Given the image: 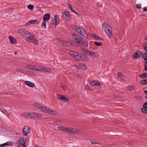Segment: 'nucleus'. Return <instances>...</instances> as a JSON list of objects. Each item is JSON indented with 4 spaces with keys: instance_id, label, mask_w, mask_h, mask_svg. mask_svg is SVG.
I'll use <instances>...</instances> for the list:
<instances>
[{
    "instance_id": "1",
    "label": "nucleus",
    "mask_w": 147,
    "mask_h": 147,
    "mask_svg": "<svg viewBox=\"0 0 147 147\" xmlns=\"http://www.w3.org/2000/svg\"><path fill=\"white\" fill-rule=\"evenodd\" d=\"M69 54L76 59L80 61H84L87 57L85 55L80 54L78 53L73 51H70Z\"/></svg>"
},
{
    "instance_id": "2",
    "label": "nucleus",
    "mask_w": 147,
    "mask_h": 147,
    "mask_svg": "<svg viewBox=\"0 0 147 147\" xmlns=\"http://www.w3.org/2000/svg\"><path fill=\"white\" fill-rule=\"evenodd\" d=\"M103 29L105 32L111 38L112 36V28L111 26L107 23H104L102 24Z\"/></svg>"
},
{
    "instance_id": "3",
    "label": "nucleus",
    "mask_w": 147,
    "mask_h": 147,
    "mask_svg": "<svg viewBox=\"0 0 147 147\" xmlns=\"http://www.w3.org/2000/svg\"><path fill=\"white\" fill-rule=\"evenodd\" d=\"M72 28L75 31L84 36H87L85 30L82 27L76 25H74L72 26Z\"/></svg>"
},
{
    "instance_id": "4",
    "label": "nucleus",
    "mask_w": 147,
    "mask_h": 147,
    "mask_svg": "<svg viewBox=\"0 0 147 147\" xmlns=\"http://www.w3.org/2000/svg\"><path fill=\"white\" fill-rule=\"evenodd\" d=\"M34 71L44 72L46 73H55V70L50 69L49 68H46L43 67H36L35 66Z\"/></svg>"
},
{
    "instance_id": "5",
    "label": "nucleus",
    "mask_w": 147,
    "mask_h": 147,
    "mask_svg": "<svg viewBox=\"0 0 147 147\" xmlns=\"http://www.w3.org/2000/svg\"><path fill=\"white\" fill-rule=\"evenodd\" d=\"M26 41L36 45H38V41L36 38L35 36L32 34L26 38Z\"/></svg>"
},
{
    "instance_id": "6",
    "label": "nucleus",
    "mask_w": 147,
    "mask_h": 147,
    "mask_svg": "<svg viewBox=\"0 0 147 147\" xmlns=\"http://www.w3.org/2000/svg\"><path fill=\"white\" fill-rule=\"evenodd\" d=\"M59 17L57 14H56L53 19L51 24L52 27H55L59 23Z\"/></svg>"
},
{
    "instance_id": "7",
    "label": "nucleus",
    "mask_w": 147,
    "mask_h": 147,
    "mask_svg": "<svg viewBox=\"0 0 147 147\" xmlns=\"http://www.w3.org/2000/svg\"><path fill=\"white\" fill-rule=\"evenodd\" d=\"M72 36L73 38L76 40V43L78 44L80 43L82 39H83V37L76 33L73 34Z\"/></svg>"
},
{
    "instance_id": "8",
    "label": "nucleus",
    "mask_w": 147,
    "mask_h": 147,
    "mask_svg": "<svg viewBox=\"0 0 147 147\" xmlns=\"http://www.w3.org/2000/svg\"><path fill=\"white\" fill-rule=\"evenodd\" d=\"M30 132V128L27 126H24L23 129V134L24 135L27 136Z\"/></svg>"
},
{
    "instance_id": "9",
    "label": "nucleus",
    "mask_w": 147,
    "mask_h": 147,
    "mask_svg": "<svg viewBox=\"0 0 147 147\" xmlns=\"http://www.w3.org/2000/svg\"><path fill=\"white\" fill-rule=\"evenodd\" d=\"M62 16L63 19L69 21L70 20V14L67 11H65L63 12Z\"/></svg>"
},
{
    "instance_id": "10",
    "label": "nucleus",
    "mask_w": 147,
    "mask_h": 147,
    "mask_svg": "<svg viewBox=\"0 0 147 147\" xmlns=\"http://www.w3.org/2000/svg\"><path fill=\"white\" fill-rule=\"evenodd\" d=\"M18 147H26L25 145V142L24 138L20 137L19 138L18 141Z\"/></svg>"
},
{
    "instance_id": "11",
    "label": "nucleus",
    "mask_w": 147,
    "mask_h": 147,
    "mask_svg": "<svg viewBox=\"0 0 147 147\" xmlns=\"http://www.w3.org/2000/svg\"><path fill=\"white\" fill-rule=\"evenodd\" d=\"M88 55H90L91 57L97 58L99 57V55L98 53L94 52V51H90Z\"/></svg>"
},
{
    "instance_id": "12",
    "label": "nucleus",
    "mask_w": 147,
    "mask_h": 147,
    "mask_svg": "<svg viewBox=\"0 0 147 147\" xmlns=\"http://www.w3.org/2000/svg\"><path fill=\"white\" fill-rule=\"evenodd\" d=\"M65 131H67L71 133H76L77 132V129L74 128H71L69 127H66Z\"/></svg>"
},
{
    "instance_id": "13",
    "label": "nucleus",
    "mask_w": 147,
    "mask_h": 147,
    "mask_svg": "<svg viewBox=\"0 0 147 147\" xmlns=\"http://www.w3.org/2000/svg\"><path fill=\"white\" fill-rule=\"evenodd\" d=\"M78 68L82 70H85L87 69L86 65L82 64H76V65Z\"/></svg>"
},
{
    "instance_id": "14",
    "label": "nucleus",
    "mask_w": 147,
    "mask_h": 147,
    "mask_svg": "<svg viewBox=\"0 0 147 147\" xmlns=\"http://www.w3.org/2000/svg\"><path fill=\"white\" fill-rule=\"evenodd\" d=\"M57 98L60 100H62L65 101H68L69 99L63 95L57 94Z\"/></svg>"
},
{
    "instance_id": "15",
    "label": "nucleus",
    "mask_w": 147,
    "mask_h": 147,
    "mask_svg": "<svg viewBox=\"0 0 147 147\" xmlns=\"http://www.w3.org/2000/svg\"><path fill=\"white\" fill-rule=\"evenodd\" d=\"M142 55V53L139 50L137 51L133 55L134 58H138L140 57Z\"/></svg>"
},
{
    "instance_id": "16",
    "label": "nucleus",
    "mask_w": 147,
    "mask_h": 147,
    "mask_svg": "<svg viewBox=\"0 0 147 147\" xmlns=\"http://www.w3.org/2000/svg\"><path fill=\"white\" fill-rule=\"evenodd\" d=\"M141 110L143 113L147 114V103L144 104L143 107L141 109Z\"/></svg>"
},
{
    "instance_id": "17",
    "label": "nucleus",
    "mask_w": 147,
    "mask_h": 147,
    "mask_svg": "<svg viewBox=\"0 0 147 147\" xmlns=\"http://www.w3.org/2000/svg\"><path fill=\"white\" fill-rule=\"evenodd\" d=\"M90 84L92 86H100V83L99 82L96 80L92 81Z\"/></svg>"
},
{
    "instance_id": "18",
    "label": "nucleus",
    "mask_w": 147,
    "mask_h": 147,
    "mask_svg": "<svg viewBox=\"0 0 147 147\" xmlns=\"http://www.w3.org/2000/svg\"><path fill=\"white\" fill-rule=\"evenodd\" d=\"M25 84L26 85L31 88H33L35 85L34 83L28 81H26Z\"/></svg>"
},
{
    "instance_id": "19",
    "label": "nucleus",
    "mask_w": 147,
    "mask_h": 147,
    "mask_svg": "<svg viewBox=\"0 0 147 147\" xmlns=\"http://www.w3.org/2000/svg\"><path fill=\"white\" fill-rule=\"evenodd\" d=\"M62 124V123L61 121L58 119L54 120L53 121V124L54 126L57 125L59 124Z\"/></svg>"
},
{
    "instance_id": "20",
    "label": "nucleus",
    "mask_w": 147,
    "mask_h": 147,
    "mask_svg": "<svg viewBox=\"0 0 147 147\" xmlns=\"http://www.w3.org/2000/svg\"><path fill=\"white\" fill-rule=\"evenodd\" d=\"M50 18V15L49 13H47L44 15L43 20L44 21H46L49 20Z\"/></svg>"
},
{
    "instance_id": "21",
    "label": "nucleus",
    "mask_w": 147,
    "mask_h": 147,
    "mask_svg": "<svg viewBox=\"0 0 147 147\" xmlns=\"http://www.w3.org/2000/svg\"><path fill=\"white\" fill-rule=\"evenodd\" d=\"M47 113L52 115H56L57 114V112L55 111L52 110L51 109H49L48 110Z\"/></svg>"
},
{
    "instance_id": "22",
    "label": "nucleus",
    "mask_w": 147,
    "mask_h": 147,
    "mask_svg": "<svg viewBox=\"0 0 147 147\" xmlns=\"http://www.w3.org/2000/svg\"><path fill=\"white\" fill-rule=\"evenodd\" d=\"M79 44L85 47H87L88 45V43L86 42L83 40V39H82L80 43H79Z\"/></svg>"
},
{
    "instance_id": "23",
    "label": "nucleus",
    "mask_w": 147,
    "mask_h": 147,
    "mask_svg": "<svg viewBox=\"0 0 147 147\" xmlns=\"http://www.w3.org/2000/svg\"><path fill=\"white\" fill-rule=\"evenodd\" d=\"M41 109L40 110L44 113H47V112L48 111V110L49 109V108H47L45 106L43 107L42 106H41Z\"/></svg>"
},
{
    "instance_id": "24",
    "label": "nucleus",
    "mask_w": 147,
    "mask_h": 147,
    "mask_svg": "<svg viewBox=\"0 0 147 147\" xmlns=\"http://www.w3.org/2000/svg\"><path fill=\"white\" fill-rule=\"evenodd\" d=\"M9 39L11 43L16 44L17 43L16 39L14 38L13 37L11 36H9Z\"/></svg>"
},
{
    "instance_id": "25",
    "label": "nucleus",
    "mask_w": 147,
    "mask_h": 147,
    "mask_svg": "<svg viewBox=\"0 0 147 147\" xmlns=\"http://www.w3.org/2000/svg\"><path fill=\"white\" fill-rule=\"evenodd\" d=\"M12 144V142L11 141H9L3 144H0V146L2 147L5 146H11Z\"/></svg>"
},
{
    "instance_id": "26",
    "label": "nucleus",
    "mask_w": 147,
    "mask_h": 147,
    "mask_svg": "<svg viewBox=\"0 0 147 147\" xmlns=\"http://www.w3.org/2000/svg\"><path fill=\"white\" fill-rule=\"evenodd\" d=\"M91 36L93 38L95 39L98 40H101V38L99 37L98 36L94 34H91Z\"/></svg>"
},
{
    "instance_id": "27",
    "label": "nucleus",
    "mask_w": 147,
    "mask_h": 147,
    "mask_svg": "<svg viewBox=\"0 0 147 147\" xmlns=\"http://www.w3.org/2000/svg\"><path fill=\"white\" fill-rule=\"evenodd\" d=\"M33 105L35 107L38 109L40 110L41 109L42 105L39 104L37 103H34Z\"/></svg>"
},
{
    "instance_id": "28",
    "label": "nucleus",
    "mask_w": 147,
    "mask_h": 147,
    "mask_svg": "<svg viewBox=\"0 0 147 147\" xmlns=\"http://www.w3.org/2000/svg\"><path fill=\"white\" fill-rule=\"evenodd\" d=\"M26 30L25 29H20L18 30V32L19 33L21 34L22 35L24 36V33Z\"/></svg>"
},
{
    "instance_id": "29",
    "label": "nucleus",
    "mask_w": 147,
    "mask_h": 147,
    "mask_svg": "<svg viewBox=\"0 0 147 147\" xmlns=\"http://www.w3.org/2000/svg\"><path fill=\"white\" fill-rule=\"evenodd\" d=\"M57 128L59 130L62 131H65V127L63 126H58Z\"/></svg>"
},
{
    "instance_id": "30",
    "label": "nucleus",
    "mask_w": 147,
    "mask_h": 147,
    "mask_svg": "<svg viewBox=\"0 0 147 147\" xmlns=\"http://www.w3.org/2000/svg\"><path fill=\"white\" fill-rule=\"evenodd\" d=\"M34 67L35 66L29 65H27L26 66V67L28 69H30L32 70H34Z\"/></svg>"
},
{
    "instance_id": "31",
    "label": "nucleus",
    "mask_w": 147,
    "mask_h": 147,
    "mask_svg": "<svg viewBox=\"0 0 147 147\" xmlns=\"http://www.w3.org/2000/svg\"><path fill=\"white\" fill-rule=\"evenodd\" d=\"M60 42L63 45L66 46L68 45L69 44V42H68L63 40H60Z\"/></svg>"
},
{
    "instance_id": "32",
    "label": "nucleus",
    "mask_w": 147,
    "mask_h": 147,
    "mask_svg": "<svg viewBox=\"0 0 147 147\" xmlns=\"http://www.w3.org/2000/svg\"><path fill=\"white\" fill-rule=\"evenodd\" d=\"M29 118H35V113L32 112V113H29Z\"/></svg>"
},
{
    "instance_id": "33",
    "label": "nucleus",
    "mask_w": 147,
    "mask_h": 147,
    "mask_svg": "<svg viewBox=\"0 0 147 147\" xmlns=\"http://www.w3.org/2000/svg\"><path fill=\"white\" fill-rule=\"evenodd\" d=\"M29 113L27 112L26 113H24L22 114V116L25 117H27L29 118Z\"/></svg>"
},
{
    "instance_id": "34",
    "label": "nucleus",
    "mask_w": 147,
    "mask_h": 147,
    "mask_svg": "<svg viewBox=\"0 0 147 147\" xmlns=\"http://www.w3.org/2000/svg\"><path fill=\"white\" fill-rule=\"evenodd\" d=\"M143 56L144 59L145 63H147V53H144L143 55Z\"/></svg>"
},
{
    "instance_id": "35",
    "label": "nucleus",
    "mask_w": 147,
    "mask_h": 147,
    "mask_svg": "<svg viewBox=\"0 0 147 147\" xmlns=\"http://www.w3.org/2000/svg\"><path fill=\"white\" fill-rule=\"evenodd\" d=\"M27 8L28 9L32 10L34 9V7L33 5H28Z\"/></svg>"
},
{
    "instance_id": "36",
    "label": "nucleus",
    "mask_w": 147,
    "mask_h": 147,
    "mask_svg": "<svg viewBox=\"0 0 147 147\" xmlns=\"http://www.w3.org/2000/svg\"><path fill=\"white\" fill-rule=\"evenodd\" d=\"M32 33H30L29 32L26 30L24 33V36H26L27 38H28L29 36Z\"/></svg>"
},
{
    "instance_id": "37",
    "label": "nucleus",
    "mask_w": 147,
    "mask_h": 147,
    "mask_svg": "<svg viewBox=\"0 0 147 147\" xmlns=\"http://www.w3.org/2000/svg\"><path fill=\"white\" fill-rule=\"evenodd\" d=\"M134 86H128L127 88V90L129 91L132 90L134 89Z\"/></svg>"
},
{
    "instance_id": "38",
    "label": "nucleus",
    "mask_w": 147,
    "mask_h": 147,
    "mask_svg": "<svg viewBox=\"0 0 147 147\" xmlns=\"http://www.w3.org/2000/svg\"><path fill=\"white\" fill-rule=\"evenodd\" d=\"M42 117V115L40 114L35 113V118H40Z\"/></svg>"
},
{
    "instance_id": "39",
    "label": "nucleus",
    "mask_w": 147,
    "mask_h": 147,
    "mask_svg": "<svg viewBox=\"0 0 147 147\" xmlns=\"http://www.w3.org/2000/svg\"><path fill=\"white\" fill-rule=\"evenodd\" d=\"M41 26L44 29H45L46 27V23L45 21H43L41 25Z\"/></svg>"
},
{
    "instance_id": "40",
    "label": "nucleus",
    "mask_w": 147,
    "mask_h": 147,
    "mask_svg": "<svg viewBox=\"0 0 147 147\" xmlns=\"http://www.w3.org/2000/svg\"><path fill=\"white\" fill-rule=\"evenodd\" d=\"M67 6L68 8L71 11L73 12L74 11V10L71 4L68 3H67Z\"/></svg>"
},
{
    "instance_id": "41",
    "label": "nucleus",
    "mask_w": 147,
    "mask_h": 147,
    "mask_svg": "<svg viewBox=\"0 0 147 147\" xmlns=\"http://www.w3.org/2000/svg\"><path fill=\"white\" fill-rule=\"evenodd\" d=\"M1 112L4 114H6L7 113V111L5 109L1 108Z\"/></svg>"
},
{
    "instance_id": "42",
    "label": "nucleus",
    "mask_w": 147,
    "mask_h": 147,
    "mask_svg": "<svg viewBox=\"0 0 147 147\" xmlns=\"http://www.w3.org/2000/svg\"><path fill=\"white\" fill-rule=\"evenodd\" d=\"M90 51V50H88L85 49H83L82 50V51L83 52H84V53H85L86 54H87L88 55Z\"/></svg>"
},
{
    "instance_id": "43",
    "label": "nucleus",
    "mask_w": 147,
    "mask_h": 147,
    "mask_svg": "<svg viewBox=\"0 0 147 147\" xmlns=\"http://www.w3.org/2000/svg\"><path fill=\"white\" fill-rule=\"evenodd\" d=\"M141 84L142 85H145L147 84V80H142L141 82Z\"/></svg>"
},
{
    "instance_id": "44",
    "label": "nucleus",
    "mask_w": 147,
    "mask_h": 147,
    "mask_svg": "<svg viewBox=\"0 0 147 147\" xmlns=\"http://www.w3.org/2000/svg\"><path fill=\"white\" fill-rule=\"evenodd\" d=\"M32 20H30V21H29L28 22H27L26 24L25 25V26H27L30 25L31 24H32Z\"/></svg>"
},
{
    "instance_id": "45",
    "label": "nucleus",
    "mask_w": 147,
    "mask_h": 147,
    "mask_svg": "<svg viewBox=\"0 0 147 147\" xmlns=\"http://www.w3.org/2000/svg\"><path fill=\"white\" fill-rule=\"evenodd\" d=\"M119 77L122 80H124L125 78L123 74H118Z\"/></svg>"
},
{
    "instance_id": "46",
    "label": "nucleus",
    "mask_w": 147,
    "mask_h": 147,
    "mask_svg": "<svg viewBox=\"0 0 147 147\" xmlns=\"http://www.w3.org/2000/svg\"><path fill=\"white\" fill-rule=\"evenodd\" d=\"M141 4H136V6L137 8L139 9L141 8Z\"/></svg>"
},
{
    "instance_id": "47",
    "label": "nucleus",
    "mask_w": 147,
    "mask_h": 147,
    "mask_svg": "<svg viewBox=\"0 0 147 147\" xmlns=\"http://www.w3.org/2000/svg\"><path fill=\"white\" fill-rule=\"evenodd\" d=\"M94 43L96 45L98 46H101L102 45V43L100 42H95Z\"/></svg>"
},
{
    "instance_id": "48",
    "label": "nucleus",
    "mask_w": 147,
    "mask_h": 147,
    "mask_svg": "<svg viewBox=\"0 0 147 147\" xmlns=\"http://www.w3.org/2000/svg\"><path fill=\"white\" fill-rule=\"evenodd\" d=\"M140 77L142 78H145L147 77V74H141L140 75Z\"/></svg>"
},
{
    "instance_id": "49",
    "label": "nucleus",
    "mask_w": 147,
    "mask_h": 147,
    "mask_svg": "<svg viewBox=\"0 0 147 147\" xmlns=\"http://www.w3.org/2000/svg\"><path fill=\"white\" fill-rule=\"evenodd\" d=\"M143 46L145 50L147 51V44H144Z\"/></svg>"
},
{
    "instance_id": "50",
    "label": "nucleus",
    "mask_w": 147,
    "mask_h": 147,
    "mask_svg": "<svg viewBox=\"0 0 147 147\" xmlns=\"http://www.w3.org/2000/svg\"><path fill=\"white\" fill-rule=\"evenodd\" d=\"M32 24H36L38 22V21L37 20H32Z\"/></svg>"
},
{
    "instance_id": "51",
    "label": "nucleus",
    "mask_w": 147,
    "mask_h": 147,
    "mask_svg": "<svg viewBox=\"0 0 147 147\" xmlns=\"http://www.w3.org/2000/svg\"><path fill=\"white\" fill-rule=\"evenodd\" d=\"M144 71H147V63H144Z\"/></svg>"
},
{
    "instance_id": "52",
    "label": "nucleus",
    "mask_w": 147,
    "mask_h": 147,
    "mask_svg": "<svg viewBox=\"0 0 147 147\" xmlns=\"http://www.w3.org/2000/svg\"><path fill=\"white\" fill-rule=\"evenodd\" d=\"M143 11H147V7H144L143 9Z\"/></svg>"
},
{
    "instance_id": "53",
    "label": "nucleus",
    "mask_w": 147,
    "mask_h": 147,
    "mask_svg": "<svg viewBox=\"0 0 147 147\" xmlns=\"http://www.w3.org/2000/svg\"><path fill=\"white\" fill-rule=\"evenodd\" d=\"M61 88L63 90H65L66 88H67V87L65 86H62Z\"/></svg>"
},
{
    "instance_id": "54",
    "label": "nucleus",
    "mask_w": 147,
    "mask_h": 147,
    "mask_svg": "<svg viewBox=\"0 0 147 147\" xmlns=\"http://www.w3.org/2000/svg\"><path fill=\"white\" fill-rule=\"evenodd\" d=\"M74 12L75 14L77 15H79V14H78V13L75 10H74V11H73Z\"/></svg>"
},
{
    "instance_id": "55",
    "label": "nucleus",
    "mask_w": 147,
    "mask_h": 147,
    "mask_svg": "<svg viewBox=\"0 0 147 147\" xmlns=\"http://www.w3.org/2000/svg\"><path fill=\"white\" fill-rule=\"evenodd\" d=\"M90 142L91 144H97V143L95 142H92L90 141Z\"/></svg>"
},
{
    "instance_id": "56",
    "label": "nucleus",
    "mask_w": 147,
    "mask_h": 147,
    "mask_svg": "<svg viewBox=\"0 0 147 147\" xmlns=\"http://www.w3.org/2000/svg\"><path fill=\"white\" fill-rule=\"evenodd\" d=\"M144 92L145 94H146L147 95V91L146 90H144Z\"/></svg>"
},
{
    "instance_id": "57",
    "label": "nucleus",
    "mask_w": 147,
    "mask_h": 147,
    "mask_svg": "<svg viewBox=\"0 0 147 147\" xmlns=\"http://www.w3.org/2000/svg\"><path fill=\"white\" fill-rule=\"evenodd\" d=\"M14 54L15 55H16L17 54V53L16 52H15L14 53Z\"/></svg>"
},
{
    "instance_id": "58",
    "label": "nucleus",
    "mask_w": 147,
    "mask_h": 147,
    "mask_svg": "<svg viewBox=\"0 0 147 147\" xmlns=\"http://www.w3.org/2000/svg\"><path fill=\"white\" fill-rule=\"evenodd\" d=\"M145 39L147 41V36H146V37L145 38Z\"/></svg>"
},
{
    "instance_id": "59",
    "label": "nucleus",
    "mask_w": 147,
    "mask_h": 147,
    "mask_svg": "<svg viewBox=\"0 0 147 147\" xmlns=\"http://www.w3.org/2000/svg\"><path fill=\"white\" fill-rule=\"evenodd\" d=\"M79 75H80V74H78L77 76H78V77H80V76H79Z\"/></svg>"
},
{
    "instance_id": "60",
    "label": "nucleus",
    "mask_w": 147,
    "mask_h": 147,
    "mask_svg": "<svg viewBox=\"0 0 147 147\" xmlns=\"http://www.w3.org/2000/svg\"><path fill=\"white\" fill-rule=\"evenodd\" d=\"M146 73H144V74H146Z\"/></svg>"
},
{
    "instance_id": "61",
    "label": "nucleus",
    "mask_w": 147,
    "mask_h": 147,
    "mask_svg": "<svg viewBox=\"0 0 147 147\" xmlns=\"http://www.w3.org/2000/svg\"><path fill=\"white\" fill-rule=\"evenodd\" d=\"M146 103H147V102H146Z\"/></svg>"
}]
</instances>
